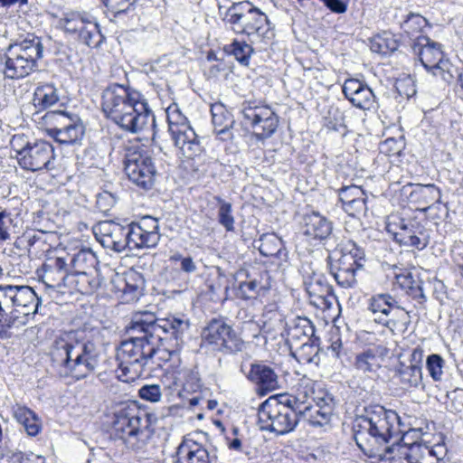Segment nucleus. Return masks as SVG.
Segmentation results:
<instances>
[{
    "label": "nucleus",
    "mask_w": 463,
    "mask_h": 463,
    "mask_svg": "<svg viewBox=\"0 0 463 463\" xmlns=\"http://www.w3.org/2000/svg\"><path fill=\"white\" fill-rule=\"evenodd\" d=\"M90 19L85 14L69 12L59 20V24L66 33L79 34Z\"/></svg>",
    "instance_id": "nucleus-42"
},
{
    "label": "nucleus",
    "mask_w": 463,
    "mask_h": 463,
    "mask_svg": "<svg viewBox=\"0 0 463 463\" xmlns=\"http://www.w3.org/2000/svg\"><path fill=\"white\" fill-rule=\"evenodd\" d=\"M171 136L175 146L182 151L185 157L193 158L200 155L202 151L200 141L190 124L184 126V128L174 129Z\"/></svg>",
    "instance_id": "nucleus-28"
},
{
    "label": "nucleus",
    "mask_w": 463,
    "mask_h": 463,
    "mask_svg": "<svg viewBox=\"0 0 463 463\" xmlns=\"http://www.w3.org/2000/svg\"><path fill=\"white\" fill-rule=\"evenodd\" d=\"M277 395H274L260 405L258 418L260 430L277 434Z\"/></svg>",
    "instance_id": "nucleus-35"
},
{
    "label": "nucleus",
    "mask_w": 463,
    "mask_h": 463,
    "mask_svg": "<svg viewBox=\"0 0 463 463\" xmlns=\"http://www.w3.org/2000/svg\"><path fill=\"white\" fill-rule=\"evenodd\" d=\"M405 293L420 306H423L427 301V297L424 294L421 280H418L414 283V285L407 289Z\"/></svg>",
    "instance_id": "nucleus-62"
},
{
    "label": "nucleus",
    "mask_w": 463,
    "mask_h": 463,
    "mask_svg": "<svg viewBox=\"0 0 463 463\" xmlns=\"http://www.w3.org/2000/svg\"><path fill=\"white\" fill-rule=\"evenodd\" d=\"M386 230L400 245L410 246L422 250L430 242L428 230L416 220L401 219L399 223H388Z\"/></svg>",
    "instance_id": "nucleus-17"
},
{
    "label": "nucleus",
    "mask_w": 463,
    "mask_h": 463,
    "mask_svg": "<svg viewBox=\"0 0 463 463\" xmlns=\"http://www.w3.org/2000/svg\"><path fill=\"white\" fill-rule=\"evenodd\" d=\"M42 119L48 126V135L60 144H76L84 136L85 127L76 114H70L62 110H51L47 111Z\"/></svg>",
    "instance_id": "nucleus-12"
},
{
    "label": "nucleus",
    "mask_w": 463,
    "mask_h": 463,
    "mask_svg": "<svg viewBox=\"0 0 463 463\" xmlns=\"http://www.w3.org/2000/svg\"><path fill=\"white\" fill-rule=\"evenodd\" d=\"M54 159V148L51 143L38 140L33 144L26 143L25 149L18 156L20 166L32 172L49 169Z\"/></svg>",
    "instance_id": "nucleus-19"
},
{
    "label": "nucleus",
    "mask_w": 463,
    "mask_h": 463,
    "mask_svg": "<svg viewBox=\"0 0 463 463\" xmlns=\"http://www.w3.org/2000/svg\"><path fill=\"white\" fill-rule=\"evenodd\" d=\"M395 279L398 285L406 292L414 283L418 280H415L411 272H404L395 275Z\"/></svg>",
    "instance_id": "nucleus-64"
},
{
    "label": "nucleus",
    "mask_w": 463,
    "mask_h": 463,
    "mask_svg": "<svg viewBox=\"0 0 463 463\" xmlns=\"http://www.w3.org/2000/svg\"><path fill=\"white\" fill-rule=\"evenodd\" d=\"M396 374L399 376L400 383L405 388H417L422 382V371L420 367L407 366L401 362L396 368Z\"/></svg>",
    "instance_id": "nucleus-41"
},
{
    "label": "nucleus",
    "mask_w": 463,
    "mask_h": 463,
    "mask_svg": "<svg viewBox=\"0 0 463 463\" xmlns=\"http://www.w3.org/2000/svg\"><path fill=\"white\" fill-rule=\"evenodd\" d=\"M219 207L217 217L219 223L225 228L227 232L234 231V217L232 215V206L230 203L224 201L221 197H215Z\"/></svg>",
    "instance_id": "nucleus-48"
},
{
    "label": "nucleus",
    "mask_w": 463,
    "mask_h": 463,
    "mask_svg": "<svg viewBox=\"0 0 463 463\" xmlns=\"http://www.w3.org/2000/svg\"><path fill=\"white\" fill-rule=\"evenodd\" d=\"M224 51L235 57L242 65H248L254 49L245 42L234 40L231 44L224 46Z\"/></svg>",
    "instance_id": "nucleus-46"
},
{
    "label": "nucleus",
    "mask_w": 463,
    "mask_h": 463,
    "mask_svg": "<svg viewBox=\"0 0 463 463\" xmlns=\"http://www.w3.org/2000/svg\"><path fill=\"white\" fill-rule=\"evenodd\" d=\"M338 194L341 203H348L352 202L351 200L353 199L358 200L366 197L365 193L361 186L354 184L343 186L339 189Z\"/></svg>",
    "instance_id": "nucleus-55"
},
{
    "label": "nucleus",
    "mask_w": 463,
    "mask_h": 463,
    "mask_svg": "<svg viewBox=\"0 0 463 463\" xmlns=\"http://www.w3.org/2000/svg\"><path fill=\"white\" fill-rule=\"evenodd\" d=\"M427 25H430V24L425 17L420 14L411 12L406 15L400 26L404 33L410 37H413L416 33H420Z\"/></svg>",
    "instance_id": "nucleus-45"
},
{
    "label": "nucleus",
    "mask_w": 463,
    "mask_h": 463,
    "mask_svg": "<svg viewBox=\"0 0 463 463\" xmlns=\"http://www.w3.org/2000/svg\"><path fill=\"white\" fill-rule=\"evenodd\" d=\"M440 198V190L433 184H412L410 200L411 202L422 205V210H426L430 205L439 203Z\"/></svg>",
    "instance_id": "nucleus-34"
},
{
    "label": "nucleus",
    "mask_w": 463,
    "mask_h": 463,
    "mask_svg": "<svg viewBox=\"0 0 463 463\" xmlns=\"http://www.w3.org/2000/svg\"><path fill=\"white\" fill-rule=\"evenodd\" d=\"M12 285H0V317L9 315L14 308Z\"/></svg>",
    "instance_id": "nucleus-54"
},
{
    "label": "nucleus",
    "mask_w": 463,
    "mask_h": 463,
    "mask_svg": "<svg viewBox=\"0 0 463 463\" xmlns=\"http://www.w3.org/2000/svg\"><path fill=\"white\" fill-rule=\"evenodd\" d=\"M67 288L83 295H91L101 286L102 278L98 270L72 272Z\"/></svg>",
    "instance_id": "nucleus-29"
},
{
    "label": "nucleus",
    "mask_w": 463,
    "mask_h": 463,
    "mask_svg": "<svg viewBox=\"0 0 463 463\" xmlns=\"http://www.w3.org/2000/svg\"><path fill=\"white\" fill-rule=\"evenodd\" d=\"M369 309L374 315V321L394 331L401 325L404 328L410 323V312L402 307L395 298L389 293L373 296Z\"/></svg>",
    "instance_id": "nucleus-15"
},
{
    "label": "nucleus",
    "mask_w": 463,
    "mask_h": 463,
    "mask_svg": "<svg viewBox=\"0 0 463 463\" xmlns=\"http://www.w3.org/2000/svg\"><path fill=\"white\" fill-rule=\"evenodd\" d=\"M298 396L288 393L277 395V435H286L293 431L298 424L300 417L305 418L307 410L306 402Z\"/></svg>",
    "instance_id": "nucleus-16"
},
{
    "label": "nucleus",
    "mask_w": 463,
    "mask_h": 463,
    "mask_svg": "<svg viewBox=\"0 0 463 463\" xmlns=\"http://www.w3.org/2000/svg\"><path fill=\"white\" fill-rule=\"evenodd\" d=\"M240 114L241 126L247 130H251L258 140L270 137L279 127V116L269 106L244 102Z\"/></svg>",
    "instance_id": "nucleus-13"
},
{
    "label": "nucleus",
    "mask_w": 463,
    "mask_h": 463,
    "mask_svg": "<svg viewBox=\"0 0 463 463\" xmlns=\"http://www.w3.org/2000/svg\"><path fill=\"white\" fill-rule=\"evenodd\" d=\"M125 173L134 184L144 190H150L158 175L155 160L146 151L134 147L127 149L124 158Z\"/></svg>",
    "instance_id": "nucleus-14"
},
{
    "label": "nucleus",
    "mask_w": 463,
    "mask_h": 463,
    "mask_svg": "<svg viewBox=\"0 0 463 463\" xmlns=\"http://www.w3.org/2000/svg\"><path fill=\"white\" fill-rule=\"evenodd\" d=\"M253 244L262 256L273 258L278 265L288 260V251L284 241L276 233H263L259 240L254 241Z\"/></svg>",
    "instance_id": "nucleus-24"
},
{
    "label": "nucleus",
    "mask_w": 463,
    "mask_h": 463,
    "mask_svg": "<svg viewBox=\"0 0 463 463\" xmlns=\"http://www.w3.org/2000/svg\"><path fill=\"white\" fill-rule=\"evenodd\" d=\"M305 286L310 304L321 309L329 308L332 306L335 299L333 288L325 275L314 273L305 282Z\"/></svg>",
    "instance_id": "nucleus-21"
},
{
    "label": "nucleus",
    "mask_w": 463,
    "mask_h": 463,
    "mask_svg": "<svg viewBox=\"0 0 463 463\" xmlns=\"http://www.w3.org/2000/svg\"><path fill=\"white\" fill-rule=\"evenodd\" d=\"M449 406L455 412L463 411V389H455L447 394Z\"/></svg>",
    "instance_id": "nucleus-61"
},
{
    "label": "nucleus",
    "mask_w": 463,
    "mask_h": 463,
    "mask_svg": "<svg viewBox=\"0 0 463 463\" xmlns=\"http://www.w3.org/2000/svg\"><path fill=\"white\" fill-rule=\"evenodd\" d=\"M145 279L143 275L136 270H128L124 274L122 298L125 302H133L138 300L143 295L145 289Z\"/></svg>",
    "instance_id": "nucleus-32"
},
{
    "label": "nucleus",
    "mask_w": 463,
    "mask_h": 463,
    "mask_svg": "<svg viewBox=\"0 0 463 463\" xmlns=\"http://www.w3.org/2000/svg\"><path fill=\"white\" fill-rule=\"evenodd\" d=\"M174 463H212L217 458L201 444L194 441H183L176 449Z\"/></svg>",
    "instance_id": "nucleus-27"
},
{
    "label": "nucleus",
    "mask_w": 463,
    "mask_h": 463,
    "mask_svg": "<svg viewBox=\"0 0 463 463\" xmlns=\"http://www.w3.org/2000/svg\"><path fill=\"white\" fill-rule=\"evenodd\" d=\"M116 203L117 197L108 191L99 193L97 195L96 206L98 210L103 213H107Z\"/></svg>",
    "instance_id": "nucleus-58"
},
{
    "label": "nucleus",
    "mask_w": 463,
    "mask_h": 463,
    "mask_svg": "<svg viewBox=\"0 0 463 463\" xmlns=\"http://www.w3.org/2000/svg\"><path fill=\"white\" fill-rule=\"evenodd\" d=\"M247 378L256 385L260 395H266L280 387L279 375L274 368L263 362L252 363Z\"/></svg>",
    "instance_id": "nucleus-22"
},
{
    "label": "nucleus",
    "mask_w": 463,
    "mask_h": 463,
    "mask_svg": "<svg viewBox=\"0 0 463 463\" xmlns=\"http://www.w3.org/2000/svg\"><path fill=\"white\" fill-rule=\"evenodd\" d=\"M59 100V90L52 83L38 85L34 90L33 105L36 109V114L56 105Z\"/></svg>",
    "instance_id": "nucleus-33"
},
{
    "label": "nucleus",
    "mask_w": 463,
    "mask_h": 463,
    "mask_svg": "<svg viewBox=\"0 0 463 463\" xmlns=\"http://www.w3.org/2000/svg\"><path fill=\"white\" fill-rule=\"evenodd\" d=\"M105 37L100 32L99 25L91 19L79 33V40L89 47L97 48L102 43Z\"/></svg>",
    "instance_id": "nucleus-43"
},
{
    "label": "nucleus",
    "mask_w": 463,
    "mask_h": 463,
    "mask_svg": "<svg viewBox=\"0 0 463 463\" xmlns=\"http://www.w3.org/2000/svg\"><path fill=\"white\" fill-rule=\"evenodd\" d=\"M16 420L23 425L29 436H36L41 430V423L36 414L26 407H18L14 412Z\"/></svg>",
    "instance_id": "nucleus-40"
},
{
    "label": "nucleus",
    "mask_w": 463,
    "mask_h": 463,
    "mask_svg": "<svg viewBox=\"0 0 463 463\" xmlns=\"http://www.w3.org/2000/svg\"><path fill=\"white\" fill-rule=\"evenodd\" d=\"M224 24L237 34L264 37L269 31L268 16L249 1L232 2L226 6L218 4Z\"/></svg>",
    "instance_id": "nucleus-8"
},
{
    "label": "nucleus",
    "mask_w": 463,
    "mask_h": 463,
    "mask_svg": "<svg viewBox=\"0 0 463 463\" xmlns=\"http://www.w3.org/2000/svg\"><path fill=\"white\" fill-rule=\"evenodd\" d=\"M99 264L95 252L90 248H82L71 259L70 266L72 272L93 271Z\"/></svg>",
    "instance_id": "nucleus-38"
},
{
    "label": "nucleus",
    "mask_w": 463,
    "mask_h": 463,
    "mask_svg": "<svg viewBox=\"0 0 463 463\" xmlns=\"http://www.w3.org/2000/svg\"><path fill=\"white\" fill-rule=\"evenodd\" d=\"M364 260V250L351 240L335 249L326 259L329 269H363Z\"/></svg>",
    "instance_id": "nucleus-20"
},
{
    "label": "nucleus",
    "mask_w": 463,
    "mask_h": 463,
    "mask_svg": "<svg viewBox=\"0 0 463 463\" xmlns=\"http://www.w3.org/2000/svg\"><path fill=\"white\" fill-rule=\"evenodd\" d=\"M211 114L214 132L222 140L231 139L232 135L230 129L234 120L226 107L222 103H214L211 106Z\"/></svg>",
    "instance_id": "nucleus-31"
},
{
    "label": "nucleus",
    "mask_w": 463,
    "mask_h": 463,
    "mask_svg": "<svg viewBox=\"0 0 463 463\" xmlns=\"http://www.w3.org/2000/svg\"><path fill=\"white\" fill-rule=\"evenodd\" d=\"M101 98L105 116L123 130L138 133L149 124L155 126V116L138 90L114 83L103 90Z\"/></svg>",
    "instance_id": "nucleus-3"
},
{
    "label": "nucleus",
    "mask_w": 463,
    "mask_h": 463,
    "mask_svg": "<svg viewBox=\"0 0 463 463\" xmlns=\"http://www.w3.org/2000/svg\"><path fill=\"white\" fill-rule=\"evenodd\" d=\"M286 332L290 351L293 345H298L301 342L310 341L317 336L314 324L306 317H297L287 322Z\"/></svg>",
    "instance_id": "nucleus-25"
},
{
    "label": "nucleus",
    "mask_w": 463,
    "mask_h": 463,
    "mask_svg": "<svg viewBox=\"0 0 463 463\" xmlns=\"http://www.w3.org/2000/svg\"><path fill=\"white\" fill-rule=\"evenodd\" d=\"M395 89L401 97L406 99L413 97L417 92L414 82L410 77L398 80Z\"/></svg>",
    "instance_id": "nucleus-57"
},
{
    "label": "nucleus",
    "mask_w": 463,
    "mask_h": 463,
    "mask_svg": "<svg viewBox=\"0 0 463 463\" xmlns=\"http://www.w3.org/2000/svg\"><path fill=\"white\" fill-rule=\"evenodd\" d=\"M238 277H246V280L240 281L235 288L236 298L243 300L255 299L260 295V290L265 287L261 285L256 278H252L248 271L241 269L237 272Z\"/></svg>",
    "instance_id": "nucleus-37"
},
{
    "label": "nucleus",
    "mask_w": 463,
    "mask_h": 463,
    "mask_svg": "<svg viewBox=\"0 0 463 463\" xmlns=\"http://www.w3.org/2000/svg\"><path fill=\"white\" fill-rule=\"evenodd\" d=\"M345 116L343 112L339 111L337 109L335 112V117L333 119H329L327 123V127L336 132L342 133V135H345L346 133V126L345 125Z\"/></svg>",
    "instance_id": "nucleus-63"
},
{
    "label": "nucleus",
    "mask_w": 463,
    "mask_h": 463,
    "mask_svg": "<svg viewBox=\"0 0 463 463\" xmlns=\"http://www.w3.org/2000/svg\"><path fill=\"white\" fill-rule=\"evenodd\" d=\"M190 327L189 319L184 316L169 315L164 318H155L153 314L135 316L127 327L129 334L146 333L154 335H163L165 342H173L174 347L182 348L184 334Z\"/></svg>",
    "instance_id": "nucleus-9"
},
{
    "label": "nucleus",
    "mask_w": 463,
    "mask_h": 463,
    "mask_svg": "<svg viewBox=\"0 0 463 463\" xmlns=\"http://www.w3.org/2000/svg\"><path fill=\"white\" fill-rule=\"evenodd\" d=\"M202 344L213 352L235 355L245 348V342L223 317L210 319L201 333Z\"/></svg>",
    "instance_id": "nucleus-10"
},
{
    "label": "nucleus",
    "mask_w": 463,
    "mask_h": 463,
    "mask_svg": "<svg viewBox=\"0 0 463 463\" xmlns=\"http://www.w3.org/2000/svg\"><path fill=\"white\" fill-rule=\"evenodd\" d=\"M359 411L353 422L356 445L369 458H385L402 439L400 416L380 404L365 405Z\"/></svg>",
    "instance_id": "nucleus-1"
},
{
    "label": "nucleus",
    "mask_w": 463,
    "mask_h": 463,
    "mask_svg": "<svg viewBox=\"0 0 463 463\" xmlns=\"http://www.w3.org/2000/svg\"><path fill=\"white\" fill-rule=\"evenodd\" d=\"M52 367L61 378L82 380L98 367L99 352L90 340L78 339L71 333L56 338L50 350Z\"/></svg>",
    "instance_id": "nucleus-4"
},
{
    "label": "nucleus",
    "mask_w": 463,
    "mask_h": 463,
    "mask_svg": "<svg viewBox=\"0 0 463 463\" xmlns=\"http://www.w3.org/2000/svg\"><path fill=\"white\" fill-rule=\"evenodd\" d=\"M181 348L174 347L173 342H165L163 335L146 333H134L120 344L117 351L119 380L129 383L149 374L154 366H161L176 354Z\"/></svg>",
    "instance_id": "nucleus-2"
},
{
    "label": "nucleus",
    "mask_w": 463,
    "mask_h": 463,
    "mask_svg": "<svg viewBox=\"0 0 463 463\" xmlns=\"http://www.w3.org/2000/svg\"><path fill=\"white\" fill-rule=\"evenodd\" d=\"M312 401L314 405H311L307 401L306 407L307 410L305 412V419L308 420L312 426H324L330 422L335 408V399L334 395L320 385L312 387Z\"/></svg>",
    "instance_id": "nucleus-18"
},
{
    "label": "nucleus",
    "mask_w": 463,
    "mask_h": 463,
    "mask_svg": "<svg viewBox=\"0 0 463 463\" xmlns=\"http://www.w3.org/2000/svg\"><path fill=\"white\" fill-rule=\"evenodd\" d=\"M342 90L353 106L363 110H370L374 107L375 95L365 82L357 79H347Z\"/></svg>",
    "instance_id": "nucleus-23"
},
{
    "label": "nucleus",
    "mask_w": 463,
    "mask_h": 463,
    "mask_svg": "<svg viewBox=\"0 0 463 463\" xmlns=\"http://www.w3.org/2000/svg\"><path fill=\"white\" fill-rule=\"evenodd\" d=\"M411 48L427 71L434 76H439L448 83L452 81L454 79L451 71L453 66L448 60H444V53L439 43L432 41L426 35H418L412 40Z\"/></svg>",
    "instance_id": "nucleus-11"
},
{
    "label": "nucleus",
    "mask_w": 463,
    "mask_h": 463,
    "mask_svg": "<svg viewBox=\"0 0 463 463\" xmlns=\"http://www.w3.org/2000/svg\"><path fill=\"white\" fill-rule=\"evenodd\" d=\"M303 233L314 240H326L332 233V222L318 213L313 212L309 214H306L303 218Z\"/></svg>",
    "instance_id": "nucleus-30"
},
{
    "label": "nucleus",
    "mask_w": 463,
    "mask_h": 463,
    "mask_svg": "<svg viewBox=\"0 0 463 463\" xmlns=\"http://www.w3.org/2000/svg\"><path fill=\"white\" fill-rule=\"evenodd\" d=\"M12 213L6 210L0 212V241L9 239V229L13 224Z\"/></svg>",
    "instance_id": "nucleus-60"
},
{
    "label": "nucleus",
    "mask_w": 463,
    "mask_h": 463,
    "mask_svg": "<svg viewBox=\"0 0 463 463\" xmlns=\"http://www.w3.org/2000/svg\"><path fill=\"white\" fill-rule=\"evenodd\" d=\"M355 367L364 373H375L379 368V361L372 350L359 354L355 358Z\"/></svg>",
    "instance_id": "nucleus-47"
},
{
    "label": "nucleus",
    "mask_w": 463,
    "mask_h": 463,
    "mask_svg": "<svg viewBox=\"0 0 463 463\" xmlns=\"http://www.w3.org/2000/svg\"><path fill=\"white\" fill-rule=\"evenodd\" d=\"M43 49L42 38L31 33L22 41L11 43L4 56L5 77L19 80L38 71V62L43 57Z\"/></svg>",
    "instance_id": "nucleus-7"
},
{
    "label": "nucleus",
    "mask_w": 463,
    "mask_h": 463,
    "mask_svg": "<svg viewBox=\"0 0 463 463\" xmlns=\"http://www.w3.org/2000/svg\"><path fill=\"white\" fill-rule=\"evenodd\" d=\"M99 230L98 241L100 244L118 253L154 248L160 241L158 220L149 215L137 222H105L100 224Z\"/></svg>",
    "instance_id": "nucleus-5"
},
{
    "label": "nucleus",
    "mask_w": 463,
    "mask_h": 463,
    "mask_svg": "<svg viewBox=\"0 0 463 463\" xmlns=\"http://www.w3.org/2000/svg\"><path fill=\"white\" fill-rule=\"evenodd\" d=\"M138 394L143 400L157 402L162 397L161 387L158 384H146L139 389Z\"/></svg>",
    "instance_id": "nucleus-56"
},
{
    "label": "nucleus",
    "mask_w": 463,
    "mask_h": 463,
    "mask_svg": "<svg viewBox=\"0 0 463 463\" xmlns=\"http://www.w3.org/2000/svg\"><path fill=\"white\" fill-rule=\"evenodd\" d=\"M360 269H329L336 283L344 288H350L357 284L356 272Z\"/></svg>",
    "instance_id": "nucleus-49"
},
{
    "label": "nucleus",
    "mask_w": 463,
    "mask_h": 463,
    "mask_svg": "<svg viewBox=\"0 0 463 463\" xmlns=\"http://www.w3.org/2000/svg\"><path fill=\"white\" fill-rule=\"evenodd\" d=\"M445 365V361L441 355L438 354H430L426 359V368L430 374L435 382H439L443 377V368Z\"/></svg>",
    "instance_id": "nucleus-52"
},
{
    "label": "nucleus",
    "mask_w": 463,
    "mask_h": 463,
    "mask_svg": "<svg viewBox=\"0 0 463 463\" xmlns=\"http://www.w3.org/2000/svg\"><path fill=\"white\" fill-rule=\"evenodd\" d=\"M296 352L291 354L298 363L302 364H314L317 365L320 362V338L318 336L313 337L310 341H305L294 345Z\"/></svg>",
    "instance_id": "nucleus-36"
},
{
    "label": "nucleus",
    "mask_w": 463,
    "mask_h": 463,
    "mask_svg": "<svg viewBox=\"0 0 463 463\" xmlns=\"http://www.w3.org/2000/svg\"><path fill=\"white\" fill-rule=\"evenodd\" d=\"M165 114L170 134L174 132V129L184 128V126L189 125L187 118L183 115L176 103L171 104L166 109Z\"/></svg>",
    "instance_id": "nucleus-50"
},
{
    "label": "nucleus",
    "mask_w": 463,
    "mask_h": 463,
    "mask_svg": "<svg viewBox=\"0 0 463 463\" xmlns=\"http://www.w3.org/2000/svg\"><path fill=\"white\" fill-rule=\"evenodd\" d=\"M136 2L137 0H102V3L113 14L115 18L133 12Z\"/></svg>",
    "instance_id": "nucleus-51"
},
{
    "label": "nucleus",
    "mask_w": 463,
    "mask_h": 463,
    "mask_svg": "<svg viewBox=\"0 0 463 463\" xmlns=\"http://www.w3.org/2000/svg\"><path fill=\"white\" fill-rule=\"evenodd\" d=\"M400 452L401 456L407 460L408 463H419L424 457L425 453L430 456H436V451L433 448L430 449L421 442L414 441L409 447H402Z\"/></svg>",
    "instance_id": "nucleus-44"
},
{
    "label": "nucleus",
    "mask_w": 463,
    "mask_h": 463,
    "mask_svg": "<svg viewBox=\"0 0 463 463\" xmlns=\"http://www.w3.org/2000/svg\"><path fill=\"white\" fill-rule=\"evenodd\" d=\"M352 202L342 203L344 210L351 216H356L363 213H365L366 207V197L362 199H353Z\"/></svg>",
    "instance_id": "nucleus-59"
},
{
    "label": "nucleus",
    "mask_w": 463,
    "mask_h": 463,
    "mask_svg": "<svg viewBox=\"0 0 463 463\" xmlns=\"http://www.w3.org/2000/svg\"><path fill=\"white\" fill-rule=\"evenodd\" d=\"M399 47V41L390 32H383L371 39V50L383 55H388L395 52Z\"/></svg>",
    "instance_id": "nucleus-39"
},
{
    "label": "nucleus",
    "mask_w": 463,
    "mask_h": 463,
    "mask_svg": "<svg viewBox=\"0 0 463 463\" xmlns=\"http://www.w3.org/2000/svg\"><path fill=\"white\" fill-rule=\"evenodd\" d=\"M153 420H156L155 415L140 410L136 402H132L114 413L112 430L128 449L140 452L155 434Z\"/></svg>",
    "instance_id": "nucleus-6"
},
{
    "label": "nucleus",
    "mask_w": 463,
    "mask_h": 463,
    "mask_svg": "<svg viewBox=\"0 0 463 463\" xmlns=\"http://www.w3.org/2000/svg\"><path fill=\"white\" fill-rule=\"evenodd\" d=\"M13 301L14 307H27L36 297L33 289L29 286H13Z\"/></svg>",
    "instance_id": "nucleus-53"
},
{
    "label": "nucleus",
    "mask_w": 463,
    "mask_h": 463,
    "mask_svg": "<svg viewBox=\"0 0 463 463\" xmlns=\"http://www.w3.org/2000/svg\"><path fill=\"white\" fill-rule=\"evenodd\" d=\"M44 279L48 281L46 284L51 288H67L72 270L66 260L58 257L49 260V262L43 264Z\"/></svg>",
    "instance_id": "nucleus-26"
}]
</instances>
